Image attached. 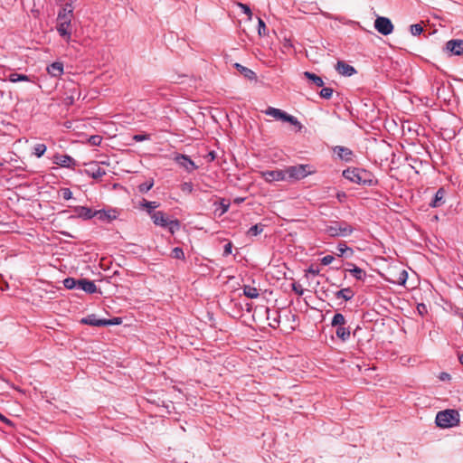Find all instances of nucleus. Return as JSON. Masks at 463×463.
Masks as SVG:
<instances>
[{"instance_id":"obj_39","label":"nucleus","mask_w":463,"mask_h":463,"mask_svg":"<svg viewBox=\"0 0 463 463\" xmlns=\"http://www.w3.org/2000/svg\"><path fill=\"white\" fill-rule=\"evenodd\" d=\"M238 6L245 14L248 15L249 19H251L252 12L249 5H247L246 4L238 3Z\"/></svg>"},{"instance_id":"obj_31","label":"nucleus","mask_w":463,"mask_h":463,"mask_svg":"<svg viewBox=\"0 0 463 463\" xmlns=\"http://www.w3.org/2000/svg\"><path fill=\"white\" fill-rule=\"evenodd\" d=\"M337 250L339 257L345 255L347 252L349 253V256H352L354 252L353 250L350 247H348L345 242L338 243Z\"/></svg>"},{"instance_id":"obj_55","label":"nucleus","mask_w":463,"mask_h":463,"mask_svg":"<svg viewBox=\"0 0 463 463\" xmlns=\"http://www.w3.org/2000/svg\"><path fill=\"white\" fill-rule=\"evenodd\" d=\"M458 360H459V363L463 365V353L458 354Z\"/></svg>"},{"instance_id":"obj_4","label":"nucleus","mask_w":463,"mask_h":463,"mask_svg":"<svg viewBox=\"0 0 463 463\" xmlns=\"http://www.w3.org/2000/svg\"><path fill=\"white\" fill-rule=\"evenodd\" d=\"M151 220L155 225L167 229L171 234H175L180 229V222L177 219H170L162 211L153 213Z\"/></svg>"},{"instance_id":"obj_17","label":"nucleus","mask_w":463,"mask_h":463,"mask_svg":"<svg viewBox=\"0 0 463 463\" xmlns=\"http://www.w3.org/2000/svg\"><path fill=\"white\" fill-rule=\"evenodd\" d=\"M46 71L51 77L59 78L63 74V63L54 61L47 66Z\"/></svg>"},{"instance_id":"obj_52","label":"nucleus","mask_w":463,"mask_h":463,"mask_svg":"<svg viewBox=\"0 0 463 463\" xmlns=\"http://www.w3.org/2000/svg\"><path fill=\"white\" fill-rule=\"evenodd\" d=\"M105 321H109V326H110V325H118L121 322L120 318H118V317H115V318H112V319H105Z\"/></svg>"},{"instance_id":"obj_26","label":"nucleus","mask_w":463,"mask_h":463,"mask_svg":"<svg viewBox=\"0 0 463 463\" xmlns=\"http://www.w3.org/2000/svg\"><path fill=\"white\" fill-rule=\"evenodd\" d=\"M350 274L354 276L357 280H364L366 278V273L364 269L361 268L353 265V268L348 269Z\"/></svg>"},{"instance_id":"obj_25","label":"nucleus","mask_w":463,"mask_h":463,"mask_svg":"<svg viewBox=\"0 0 463 463\" xmlns=\"http://www.w3.org/2000/svg\"><path fill=\"white\" fill-rule=\"evenodd\" d=\"M243 294L249 298L254 299L259 297V290L250 285H244L243 288Z\"/></svg>"},{"instance_id":"obj_43","label":"nucleus","mask_w":463,"mask_h":463,"mask_svg":"<svg viewBox=\"0 0 463 463\" xmlns=\"http://www.w3.org/2000/svg\"><path fill=\"white\" fill-rule=\"evenodd\" d=\"M61 196L64 200L68 201L72 198V192L69 188H62L61 190Z\"/></svg>"},{"instance_id":"obj_42","label":"nucleus","mask_w":463,"mask_h":463,"mask_svg":"<svg viewBox=\"0 0 463 463\" xmlns=\"http://www.w3.org/2000/svg\"><path fill=\"white\" fill-rule=\"evenodd\" d=\"M102 141V137L99 135H93L90 137L89 142L92 146H99Z\"/></svg>"},{"instance_id":"obj_49","label":"nucleus","mask_w":463,"mask_h":463,"mask_svg":"<svg viewBox=\"0 0 463 463\" xmlns=\"http://www.w3.org/2000/svg\"><path fill=\"white\" fill-rule=\"evenodd\" d=\"M232 242H228L224 245V249H223V256H228L230 254H232Z\"/></svg>"},{"instance_id":"obj_35","label":"nucleus","mask_w":463,"mask_h":463,"mask_svg":"<svg viewBox=\"0 0 463 463\" xmlns=\"http://www.w3.org/2000/svg\"><path fill=\"white\" fill-rule=\"evenodd\" d=\"M333 92L334 90L332 88L325 87L320 90L319 96L323 99H329L332 98Z\"/></svg>"},{"instance_id":"obj_18","label":"nucleus","mask_w":463,"mask_h":463,"mask_svg":"<svg viewBox=\"0 0 463 463\" xmlns=\"http://www.w3.org/2000/svg\"><path fill=\"white\" fill-rule=\"evenodd\" d=\"M78 288L89 294H93L97 291V286L94 281L87 279H79Z\"/></svg>"},{"instance_id":"obj_36","label":"nucleus","mask_w":463,"mask_h":463,"mask_svg":"<svg viewBox=\"0 0 463 463\" xmlns=\"http://www.w3.org/2000/svg\"><path fill=\"white\" fill-rule=\"evenodd\" d=\"M153 185H154L153 180L146 181L138 185V190L140 193H147L153 187Z\"/></svg>"},{"instance_id":"obj_23","label":"nucleus","mask_w":463,"mask_h":463,"mask_svg":"<svg viewBox=\"0 0 463 463\" xmlns=\"http://www.w3.org/2000/svg\"><path fill=\"white\" fill-rule=\"evenodd\" d=\"M354 292L351 288H342L335 293L336 298H343L345 301L351 300L354 298Z\"/></svg>"},{"instance_id":"obj_1","label":"nucleus","mask_w":463,"mask_h":463,"mask_svg":"<svg viewBox=\"0 0 463 463\" xmlns=\"http://www.w3.org/2000/svg\"><path fill=\"white\" fill-rule=\"evenodd\" d=\"M73 8L71 4H65L58 13L56 30L61 37L69 42L71 37V19Z\"/></svg>"},{"instance_id":"obj_21","label":"nucleus","mask_w":463,"mask_h":463,"mask_svg":"<svg viewBox=\"0 0 463 463\" xmlns=\"http://www.w3.org/2000/svg\"><path fill=\"white\" fill-rule=\"evenodd\" d=\"M75 212L80 217L85 220L92 219L96 215V211H92L90 208L87 206H78L75 209Z\"/></svg>"},{"instance_id":"obj_6","label":"nucleus","mask_w":463,"mask_h":463,"mask_svg":"<svg viewBox=\"0 0 463 463\" xmlns=\"http://www.w3.org/2000/svg\"><path fill=\"white\" fill-rule=\"evenodd\" d=\"M287 180H301L312 174L308 165H297L288 166L284 170Z\"/></svg>"},{"instance_id":"obj_11","label":"nucleus","mask_w":463,"mask_h":463,"mask_svg":"<svg viewBox=\"0 0 463 463\" xmlns=\"http://www.w3.org/2000/svg\"><path fill=\"white\" fill-rule=\"evenodd\" d=\"M52 161L54 164L65 168L73 169L77 165L76 160L69 155L56 154Z\"/></svg>"},{"instance_id":"obj_29","label":"nucleus","mask_w":463,"mask_h":463,"mask_svg":"<svg viewBox=\"0 0 463 463\" xmlns=\"http://www.w3.org/2000/svg\"><path fill=\"white\" fill-rule=\"evenodd\" d=\"M345 322L346 321L343 314L335 313L332 318L331 326L337 328L338 326H344Z\"/></svg>"},{"instance_id":"obj_13","label":"nucleus","mask_w":463,"mask_h":463,"mask_svg":"<svg viewBox=\"0 0 463 463\" xmlns=\"http://www.w3.org/2000/svg\"><path fill=\"white\" fill-rule=\"evenodd\" d=\"M336 71L343 76H352L356 73L354 67L343 61H338L335 65Z\"/></svg>"},{"instance_id":"obj_22","label":"nucleus","mask_w":463,"mask_h":463,"mask_svg":"<svg viewBox=\"0 0 463 463\" xmlns=\"http://www.w3.org/2000/svg\"><path fill=\"white\" fill-rule=\"evenodd\" d=\"M95 216L100 221H111L117 218V212L115 210H99L96 211Z\"/></svg>"},{"instance_id":"obj_15","label":"nucleus","mask_w":463,"mask_h":463,"mask_svg":"<svg viewBox=\"0 0 463 463\" xmlns=\"http://www.w3.org/2000/svg\"><path fill=\"white\" fill-rule=\"evenodd\" d=\"M446 47L454 55L463 54V40H450L447 43Z\"/></svg>"},{"instance_id":"obj_51","label":"nucleus","mask_w":463,"mask_h":463,"mask_svg":"<svg viewBox=\"0 0 463 463\" xmlns=\"http://www.w3.org/2000/svg\"><path fill=\"white\" fill-rule=\"evenodd\" d=\"M345 197H346V194H345V192H338V193L336 194V198H337V200H338L340 203L344 202V200L345 199Z\"/></svg>"},{"instance_id":"obj_24","label":"nucleus","mask_w":463,"mask_h":463,"mask_svg":"<svg viewBox=\"0 0 463 463\" xmlns=\"http://www.w3.org/2000/svg\"><path fill=\"white\" fill-rule=\"evenodd\" d=\"M304 77L309 80L314 85L317 87H323L324 86V80L320 76H317V74L310 72V71H305L303 73Z\"/></svg>"},{"instance_id":"obj_53","label":"nucleus","mask_w":463,"mask_h":463,"mask_svg":"<svg viewBox=\"0 0 463 463\" xmlns=\"http://www.w3.org/2000/svg\"><path fill=\"white\" fill-rule=\"evenodd\" d=\"M308 271L313 275H317L319 273L318 269H314L313 268H309Z\"/></svg>"},{"instance_id":"obj_38","label":"nucleus","mask_w":463,"mask_h":463,"mask_svg":"<svg viewBox=\"0 0 463 463\" xmlns=\"http://www.w3.org/2000/svg\"><path fill=\"white\" fill-rule=\"evenodd\" d=\"M410 31L412 35L417 36L423 32V27L420 24H411Z\"/></svg>"},{"instance_id":"obj_19","label":"nucleus","mask_w":463,"mask_h":463,"mask_svg":"<svg viewBox=\"0 0 463 463\" xmlns=\"http://www.w3.org/2000/svg\"><path fill=\"white\" fill-rule=\"evenodd\" d=\"M81 323L84 325H90L93 326H109V321H105V319H99L95 315H90L82 318Z\"/></svg>"},{"instance_id":"obj_10","label":"nucleus","mask_w":463,"mask_h":463,"mask_svg":"<svg viewBox=\"0 0 463 463\" xmlns=\"http://www.w3.org/2000/svg\"><path fill=\"white\" fill-rule=\"evenodd\" d=\"M260 175L268 183L287 180L286 173H284V170L261 171Z\"/></svg>"},{"instance_id":"obj_54","label":"nucleus","mask_w":463,"mask_h":463,"mask_svg":"<svg viewBox=\"0 0 463 463\" xmlns=\"http://www.w3.org/2000/svg\"><path fill=\"white\" fill-rule=\"evenodd\" d=\"M243 201H244V199H243V198H240V197H238V198H235V199H234V203H242Z\"/></svg>"},{"instance_id":"obj_37","label":"nucleus","mask_w":463,"mask_h":463,"mask_svg":"<svg viewBox=\"0 0 463 463\" xmlns=\"http://www.w3.org/2000/svg\"><path fill=\"white\" fill-rule=\"evenodd\" d=\"M172 257L177 260H184V252L182 248L175 247L172 250Z\"/></svg>"},{"instance_id":"obj_28","label":"nucleus","mask_w":463,"mask_h":463,"mask_svg":"<svg viewBox=\"0 0 463 463\" xmlns=\"http://www.w3.org/2000/svg\"><path fill=\"white\" fill-rule=\"evenodd\" d=\"M8 80L14 83L20 82V81H31V79L29 76L25 74H19L16 72H13L9 74Z\"/></svg>"},{"instance_id":"obj_33","label":"nucleus","mask_w":463,"mask_h":463,"mask_svg":"<svg viewBox=\"0 0 463 463\" xmlns=\"http://www.w3.org/2000/svg\"><path fill=\"white\" fill-rule=\"evenodd\" d=\"M47 150V146L44 144H36L33 147V155L40 158Z\"/></svg>"},{"instance_id":"obj_7","label":"nucleus","mask_w":463,"mask_h":463,"mask_svg":"<svg viewBox=\"0 0 463 463\" xmlns=\"http://www.w3.org/2000/svg\"><path fill=\"white\" fill-rule=\"evenodd\" d=\"M264 113L266 115H268V116H270V117L278 119V120H282V121H285V122H288V123H290L292 125L299 124V122H298L297 118H295L294 116L287 114L286 112L282 111L279 109L269 107L264 111Z\"/></svg>"},{"instance_id":"obj_46","label":"nucleus","mask_w":463,"mask_h":463,"mask_svg":"<svg viewBox=\"0 0 463 463\" xmlns=\"http://www.w3.org/2000/svg\"><path fill=\"white\" fill-rule=\"evenodd\" d=\"M334 260H335L334 256L326 255L321 259V264L325 265V266L329 265L333 262Z\"/></svg>"},{"instance_id":"obj_30","label":"nucleus","mask_w":463,"mask_h":463,"mask_svg":"<svg viewBox=\"0 0 463 463\" xmlns=\"http://www.w3.org/2000/svg\"><path fill=\"white\" fill-rule=\"evenodd\" d=\"M335 335L343 341H346L350 337V330L345 326H338L335 330Z\"/></svg>"},{"instance_id":"obj_12","label":"nucleus","mask_w":463,"mask_h":463,"mask_svg":"<svg viewBox=\"0 0 463 463\" xmlns=\"http://www.w3.org/2000/svg\"><path fill=\"white\" fill-rule=\"evenodd\" d=\"M175 162L184 167L187 172L191 173L197 169L194 162L186 155H177L175 158Z\"/></svg>"},{"instance_id":"obj_47","label":"nucleus","mask_w":463,"mask_h":463,"mask_svg":"<svg viewBox=\"0 0 463 463\" xmlns=\"http://www.w3.org/2000/svg\"><path fill=\"white\" fill-rule=\"evenodd\" d=\"M220 206L222 208V214H223L226 212H228L229 207H230V203L227 202L225 199H222L220 202Z\"/></svg>"},{"instance_id":"obj_2","label":"nucleus","mask_w":463,"mask_h":463,"mask_svg":"<svg viewBox=\"0 0 463 463\" xmlns=\"http://www.w3.org/2000/svg\"><path fill=\"white\" fill-rule=\"evenodd\" d=\"M343 176L356 184L371 186L376 183L373 174L363 168H347L343 171Z\"/></svg>"},{"instance_id":"obj_34","label":"nucleus","mask_w":463,"mask_h":463,"mask_svg":"<svg viewBox=\"0 0 463 463\" xmlns=\"http://www.w3.org/2000/svg\"><path fill=\"white\" fill-rule=\"evenodd\" d=\"M263 227L264 226L262 224H255L249 229L248 234L250 236H257L263 232Z\"/></svg>"},{"instance_id":"obj_14","label":"nucleus","mask_w":463,"mask_h":463,"mask_svg":"<svg viewBox=\"0 0 463 463\" xmlns=\"http://www.w3.org/2000/svg\"><path fill=\"white\" fill-rule=\"evenodd\" d=\"M160 203L156 201H147L146 199H142L139 202V207L141 209H144L146 213L150 216V218L153 216V213H156V208H158Z\"/></svg>"},{"instance_id":"obj_9","label":"nucleus","mask_w":463,"mask_h":463,"mask_svg":"<svg viewBox=\"0 0 463 463\" xmlns=\"http://www.w3.org/2000/svg\"><path fill=\"white\" fill-rule=\"evenodd\" d=\"M83 173L95 180L100 179L107 174L106 170L101 167L100 163L99 162H90L87 164V167L84 169Z\"/></svg>"},{"instance_id":"obj_56","label":"nucleus","mask_w":463,"mask_h":463,"mask_svg":"<svg viewBox=\"0 0 463 463\" xmlns=\"http://www.w3.org/2000/svg\"><path fill=\"white\" fill-rule=\"evenodd\" d=\"M0 420H6V419H5V416H3V415L0 413Z\"/></svg>"},{"instance_id":"obj_48","label":"nucleus","mask_w":463,"mask_h":463,"mask_svg":"<svg viewBox=\"0 0 463 463\" xmlns=\"http://www.w3.org/2000/svg\"><path fill=\"white\" fill-rule=\"evenodd\" d=\"M417 310H418V313L420 315V316H424L425 314H427L428 312V308H427V306L424 304V303H420L417 305Z\"/></svg>"},{"instance_id":"obj_32","label":"nucleus","mask_w":463,"mask_h":463,"mask_svg":"<svg viewBox=\"0 0 463 463\" xmlns=\"http://www.w3.org/2000/svg\"><path fill=\"white\" fill-rule=\"evenodd\" d=\"M78 282L79 279H76L74 278H66L63 280V286L68 289H74L78 288Z\"/></svg>"},{"instance_id":"obj_27","label":"nucleus","mask_w":463,"mask_h":463,"mask_svg":"<svg viewBox=\"0 0 463 463\" xmlns=\"http://www.w3.org/2000/svg\"><path fill=\"white\" fill-rule=\"evenodd\" d=\"M443 197H444V190L442 188H439L432 200V202L430 203L431 207H439L443 203Z\"/></svg>"},{"instance_id":"obj_16","label":"nucleus","mask_w":463,"mask_h":463,"mask_svg":"<svg viewBox=\"0 0 463 463\" xmlns=\"http://www.w3.org/2000/svg\"><path fill=\"white\" fill-rule=\"evenodd\" d=\"M334 152L341 160L345 162H351L353 159V151L348 147L336 146L334 147Z\"/></svg>"},{"instance_id":"obj_8","label":"nucleus","mask_w":463,"mask_h":463,"mask_svg":"<svg viewBox=\"0 0 463 463\" xmlns=\"http://www.w3.org/2000/svg\"><path fill=\"white\" fill-rule=\"evenodd\" d=\"M374 28L383 35H389L393 31V24L389 18L378 16L374 21Z\"/></svg>"},{"instance_id":"obj_40","label":"nucleus","mask_w":463,"mask_h":463,"mask_svg":"<svg viewBox=\"0 0 463 463\" xmlns=\"http://www.w3.org/2000/svg\"><path fill=\"white\" fill-rule=\"evenodd\" d=\"M132 139L136 142H142L150 139L149 134H137L132 137Z\"/></svg>"},{"instance_id":"obj_44","label":"nucleus","mask_w":463,"mask_h":463,"mask_svg":"<svg viewBox=\"0 0 463 463\" xmlns=\"http://www.w3.org/2000/svg\"><path fill=\"white\" fill-rule=\"evenodd\" d=\"M292 290L296 292L298 296H302L304 294V288L299 283H293Z\"/></svg>"},{"instance_id":"obj_5","label":"nucleus","mask_w":463,"mask_h":463,"mask_svg":"<svg viewBox=\"0 0 463 463\" xmlns=\"http://www.w3.org/2000/svg\"><path fill=\"white\" fill-rule=\"evenodd\" d=\"M354 228L346 222H331L325 227V232L330 237H346L350 235Z\"/></svg>"},{"instance_id":"obj_41","label":"nucleus","mask_w":463,"mask_h":463,"mask_svg":"<svg viewBox=\"0 0 463 463\" xmlns=\"http://www.w3.org/2000/svg\"><path fill=\"white\" fill-rule=\"evenodd\" d=\"M181 190L184 193L191 194L194 190V185L191 182H184L181 184Z\"/></svg>"},{"instance_id":"obj_50","label":"nucleus","mask_w":463,"mask_h":463,"mask_svg":"<svg viewBox=\"0 0 463 463\" xmlns=\"http://www.w3.org/2000/svg\"><path fill=\"white\" fill-rule=\"evenodd\" d=\"M407 278H408V273H407V271L402 270V271L400 273V276H399V284L403 285V284L406 282Z\"/></svg>"},{"instance_id":"obj_45","label":"nucleus","mask_w":463,"mask_h":463,"mask_svg":"<svg viewBox=\"0 0 463 463\" xmlns=\"http://www.w3.org/2000/svg\"><path fill=\"white\" fill-rule=\"evenodd\" d=\"M258 24H259V29H258L259 34L260 35H265L266 34V33H265V30H266L265 23L263 22L262 19L258 18Z\"/></svg>"},{"instance_id":"obj_20","label":"nucleus","mask_w":463,"mask_h":463,"mask_svg":"<svg viewBox=\"0 0 463 463\" xmlns=\"http://www.w3.org/2000/svg\"><path fill=\"white\" fill-rule=\"evenodd\" d=\"M234 67L244 78H246L250 80H254L257 79V75L252 70H250L240 63H235Z\"/></svg>"},{"instance_id":"obj_3","label":"nucleus","mask_w":463,"mask_h":463,"mask_svg":"<svg viewBox=\"0 0 463 463\" xmlns=\"http://www.w3.org/2000/svg\"><path fill=\"white\" fill-rule=\"evenodd\" d=\"M459 422L460 415L457 410L447 409L436 414L435 423L440 429H450L458 426Z\"/></svg>"}]
</instances>
